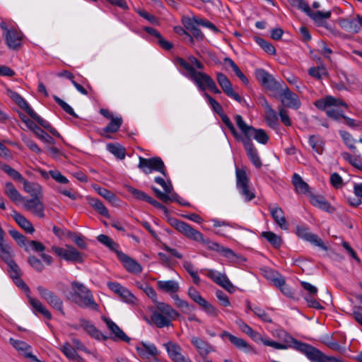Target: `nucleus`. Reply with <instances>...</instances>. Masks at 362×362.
<instances>
[{"instance_id":"nucleus-59","label":"nucleus","mask_w":362,"mask_h":362,"mask_svg":"<svg viewBox=\"0 0 362 362\" xmlns=\"http://www.w3.org/2000/svg\"><path fill=\"white\" fill-rule=\"evenodd\" d=\"M279 281L281 282V285L276 284L275 286L279 288L284 295L289 298L293 299L295 298V293L293 288L286 284L284 276L281 278Z\"/></svg>"},{"instance_id":"nucleus-16","label":"nucleus","mask_w":362,"mask_h":362,"mask_svg":"<svg viewBox=\"0 0 362 362\" xmlns=\"http://www.w3.org/2000/svg\"><path fill=\"white\" fill-rule=\"evenodd\" d=\"M339 24L347 32L358 33L362 29V16L357 14L354 17L341 19Z\"/></svg>"},{"instance_id":"nucleus-26","label":"nucleus","mask_w":362,"mask_h":362,"mask_svg":"<svg viewBox=\"0 0 362 362\" xmlns=\"http://www.w3.org/2000/svg\"><path fill=\"white\" fill-rule=\"evenodd\" d=\"M40 198V197L26 199L24 206L37 217L43 218L45 216L44 206Z\"/></svg>"},{"instance_id":"nucleus-48","label":"nucleus","mask_w":362,"mask_h":362,"mask_svg":"<svg viewBox=\"0 0 362 362\" xmlns=\"http://www.w3.org/2000/svg\"><path fill=\"white\" fill-rule=\"evenodd\" d=\"M261 236L264 238L276 249L280 248L282 245L281 237L272 231H263Z\"/></svg>"},{"instance_id":"nucleus-41","label":"nucleus","mask_w":362,"mask_h":362,"mask_svg":"<svg viewBox=\"0 0 362 362\" xmlns=\"http://www.w3.org/2000/svg\"><path fill=\"white\" fill-rule=\"evenodd\" d=\"M171 297L174 300L177 308H179L184 314L190 315L191 313L194 311V306L189 304L187 301L181 299L178 295L173 294Z\"/></svg>"},{"instance_id":"nucleus-28","label":"nucleus","mask_w":362,"mask_h":362,"mask_svg":"<svg viewBox=\"0 0 362 362\" xmlns=\"http://www.w3.org/2000/svg\"><path fill=\"white\" fill-rule=\"evenodd\" d=\"M80 326L93 338L97 340H106L107 337L104 335L97 327L89 320L85 318L80 319Z\"/></svg>"},{"instance_id":"nucleus-56","label":"nucleus","mask_w":362,"mask_h":362,"mask_svg":"<svg viewBox=\"0 0 362 362\" xmlns=\"http://www.w3.org/2000/svg\"><path fill=\"white\" fill-rule=\"evenodd\" d=\"M331 15L332 13L330 11L323 12L321 11H317L316 12H313L311 10L310 15H308V16L312 18L317 25H319L325 20L331 17Z\"/></svg>"},{"instance_id":"nucleus-11","label":"nucleus","mask_w":362,"mask_h":362,"mask_svg":"<svg viewBox=\"0 0 362 362\" xmlns=\"http://www.w3.org/2000/svg\"><path fill=\"white\" fill-rule=\"evenodd\" d=\"M295 233L298 238L308 242L311 245L317 246L324 251L328 250V247L324 243L322 240L317 235L311 233L308 226L298 225L296 228Z\"/></svg>"},{"instance_id":"nucleus-51","label":"nucleus","mask_w":362,"mask_h":362,"mask_svg":"<svg viewBox=\"0 0 362 362\" xmlns=\"http://www.w3.org/2000/svg\"><path fill=\"white\" fill-rule=\"evenodd\" d=\"M97 240L101 244L104 245L107 248H109L111 251L115 252L117 255V252H121L120 250H118L119 245L117 243H115L108 235L105 234H100L97 236Z\"/></svg>"},{"instance_id":"nucleus-3","label":"nucleus","mask_w":362,"mask_h":362,"mask_svg":"<svg viewBox=\"0 0 362 362\" xmlns=\"http://www.w3.org/2000/svg\"><path fill=\"white\" fill-rule=\"evenodd\" d=\"M71 291L66 298L82 308L98 310V305L95 301L93 295L83 284L74 281L71 283Z\"/></svg>"},{"instance_id":"nucleus-53","label":"nucleus","mask_w":362,"mask_h":362,"mask_svg":"<svg viewBox=\"0 0 362 362\" xmlns=\"http://www.w3.org/2000/svg\"><path fill=\"white\" fill-rule=\"evenodd\" d=\"M223 62L226 64H228L233 71L235 72L237 77L245 85L249 83L248 78L244 75V74L241 71L238 65L235 63V62L230 57H226L223 59Z\"/></svg>"},{"instance_id":"nucleus-5","label":"nucleus","mask_w":362,"mask_h":362,"mask_svg":"<svg viewBox=\"0 0 362 362\" xmlns=\"http://www.w3.org/2000/svg\"><path fill=\"white\" fill-rule=\"evenodd\" d=\"M237 127L243 133L240 141L242 143L254 145L252 138L261 144H267L269 138L265 130L262 129H256L254 127L247 124L240 115L234 116Z\"/></svg>"},{"instance_id":"nucleus-50","label":"nucleus","mask_w":362,"mask_h":362,"mask_svg":"<svg viewBox=\"0 0 362 362\" xmlns=\"http://www.w3.org/2000/svg\"><path fill=\"white\" fill-rule=\"evenodd\" d=\"M8 233L21 247H23L26 252H29V246H28V242L29 240H27L25 235L16 229L9 230Z\"/></svg>"},{"instance_id":"nucleus-9","label":"nucleus","mask_w":362,"mask_h":362,"mask_svg":"<svg viewBox=\"0 0 362 362\" xmlns=\"http://www.w3.org/2000/svg\"><path fill=\"white\" fill-rule=\"evenodd\" d=\"M277 337L283 341V344L290 345L289 348L303 354L305 357L313 346L310 344L297 340L291 334L284 329L277 330Z\"/></svg>"},{"instance_id":"nucleus-7","label":"nucleus","mask_w":362,"mask_h":362,"mask_svg":"<svg viewBox=\"0 0 362 362\" xmlns=\"http://www.w3.org/2000/svg\"><path fill=\"white\" fill-rule=\"evenodd\" d=\"M138 168L145 174L148 175L153 171L158 172L167 176L166 168L162 158L158 156L152 157L150 158L139 157Z\"/></svg>"},{"instance_id":"nucleus-40","label":"nucleus","mask_w":362,"mask_h":362,"mask_svg":"<svg viewBox=\"0 0 362 362\" xmlns=\"http://www.w3.org/2000/svg\"><path fill=\"white\" fill-rule=\"evenodd\" d=\"M60 350L69 361H83V358L77 354L76 349L68 342L64 343L60 348Z\"/></svg>"},{"instance_id":"nucleus-35","label":"nucleus","mask_w":362,"mask_h":362,"mask_svg":"<svg viewBox=\"0 0 362 362\" xmlns=\"http://www.w3.org/2000/svg\"><path fill=\"white\" fill-rule=\"evenodd\" d=\"M310 203L314 206L327 213H332L334 211V208L323 196L312 195L310 197Z\"/></svg>"},{"instance_id":"nucleus-42","label":"nucleus","mask_w":362,"mask_h":362,"mask_svg":"<svg viewBox=\"0 0 362 362\" xmlns=\"http://www.w3.org/2000/svg\"><path fill=\"white\" fill-rule=\"evenodd\" d=\"M24 190L30 194L32 198L42 197V188L41 186L35 182H28L27 180H24L22 182Z\"/></svg>"},{"instance_id":"nucleus-32","label":"nucleus","mask_w":362,"mask_h":362,"mask_svg":"<svg viewBox=\"0 0 362 362\" xmlns=\"http://www.w3.org/2000/svg\"><path fill=\"white\" fill-rule=\"evenodd\" d=\"M16 223L27 233L33 234L35 228L30 221L16 210H13L11 214Z\"/></svg>"},{"instance_id":"nucleus-52","label":"nucleus","mask_w":362,"mask_h":362,"mask_svg":"<svg viewBox=\"0 0 362 362\" xmlns=\"http://www.w3.org/2000/svg\"><path fill=\"white\" fill-rule=\"evenodd\" d=\"M158 287L166 293H176L179 290V284L173 280L158 281Z\"/></svg>"},{"instance_id":"nucleus-57","label":"nucleus","mask_w":362,"mask_h":362,"mask_svg":"<svg viewBox=\"0 0 362 362\" xmlns=\"http://www.w3.org/2000/svg\"><path fill=\"white\" fill-rule=\"evenodd\" d=\"M95 189L101 197L105 198L110 203L115 204L119 201V199L117 197V196L107 189L100 187Z\"/></svg>"},{"instance_id":"nucleus-23","label":"nucleus","mask_w":362,"mask_h":362,"mask_svg":"<svg viewBox=\"0 0 362 362\" xmlns=\"http://www.w3.org/2000/svg\"><path fill=\"white\" fill-rule=\"evenodd\" d=\"M102 320L105 322L107 327L111 331V332L114 334L115 339H119L123 341L129 343L131 338L129 337L115 322L105 316H102Z\"/></svg>"},{"instance_id":"nucleus-6","label":"nucleus","mask_w":362,"mask_h":362,"mask_svg":"<svg viewBox=\"0 0 362 362\" xmlns=\"http://www.w3.org/2000/svg\"><path fill=\"white\" fill-rule=\"evenodd\" d=\"M8 272L10 274V276L13 279L15 284L23 289L27 293V297L28 298L29 303L30 305L34 309V313L37 315V313L42 314L47 320H51L52 315L51 313L47 309V308L37 299L31 297L29 295L30 288L24 282V281L21 277V272L19 269V267L17 265V267H9Z\"/></svg>"},{"instance_id":"nucleus-22","label":"nucleus","mask_w":362,"mask_h":362,"mask_svg":"<svg viewBox=\"0 0 362 362\" xmlns=\"http://www.w3.org/2000/svg\"><path fill=\"white\" fill-rule=\"evenodd\" d=\"M269 210L274 222L280 227V228L284 230H288V224L283 209L278 204H274L269 206Z\"/></svg>"},{"instance_id":"nucleus-34","label":"nucleus","mask_w":362,"mask_h":362,"mask_svg":"<svg viewBox=\"0 0 362 362\" xmlns=\"http://www.w3.org/2000/svg\"><path fill=\"white\" fill-rule=\"evenodd\" d=\"M264 121L267 125L273 129L279 128L278 115L276 112L266 102Z\"/></svg>"},{"instance_id":"nucleus-31","label":"nucleus","mask_w":362,"mask_h":362,"mask_svg":"<svg viewBox=\"0 0 362 362\" xmlns=\"http://www.w3.org/2000/svg\"><path fill=\"white\" fill-rule=\"evenodd\" d=\"M9 341L16 350L23 351L25 358L30 359L32 361L40 362L32 352L28 351L31 349V346L28 343L13 338H10Z\"/></svg>"},{"instance_id":"nucleus-61","label":"nucleus","mask_w":362,"mask_h":362,"mask_svg":"<svg viewBox=\"0 0 362 362\" xmlns=\"http://www.w3.org/2000/svg\"><path fill=\"white\" fill-rule=\"evenodd\" d=\"M294 8L303 11L307 16L310 15L311 8L305 0H288Z\"/></svg>"},{"instance_id":"nucleus-36","label":"nucleus","mask_w":362,"mask_h":362,"mask_svg":"<svg viewBox=\"0 0 362 362\" xmlns=\"http://www.w3.org/2000/svg\"><path fill=\"white\" fill-rule=\"evenodd\" d=\"M247 152V155L252 163L257 168H260L262 165V161L258 154V151L254 145L243 143Z\"/></svg>"},{"instance_id":"nucleus-54","label":"nucleus","mask_w":362,"mask_h":362,"mask_svg":"<svg viewBox=\"0 0 362 362\" xmlns=\"http://www.w3.org/2000/svg\"><path fill=\"white\" fill-rule=\"evenodd\" d=\"M255 42L267 54L275 55L276 49L272 44L265 40L264 38L258 36L254 37Z\"/></svg>"},{"instance_id":"nucleus-43","label":"nucleus","mask_w":362,"mask_h":362,"mask_svg":"<svg viewBox=\"0 0 362 362\" xmlns=\"http://www.w3.org/2000/svg\"><path fill=\"white\" fill-rule=\"evenodd\" d=\"M339 134L349 148L351 149L352 152L356 155L357 157H360L361 155L358 153L357 148L354 145V143H356L357 141L353 138L352 135L349 132L344 130H339Z\"/></svg>"},{"instance_id":"nucleus-46","label":"nucleus","mask_w":362,"mask_h":362,"mask_svg":"<svg viewBox=\"0 0 362 362\" xmlns=\"http://www.w3.org/2000/svg\"><path fill=\"white\" fill-rule=\"evenodd\" d=\"M107 150L119 160L124 159L126 156V149L118 143H109L106 146Z\"/></svg>"},{"instance_id":"nucleus-29","label":"nucleus","mask_w":362,"mask_h":362,"mask_svg":"<svg viewBox=\"0 0 362 362\" xmlns=\"http://www.w3.org/2000/svg\"><path fill=\"white\" fill-rule=\"evenodd\" d=\"M0 256L9 267H17V264L13 259V252L8 243L5 240L0 243Z\"/></svg>"},{"instance_id":"nucleus-38","label":"nucleus","mask_w":362,"mask_h":362,"mask_svg":"<svg viewBox=\"0 0 362 362\" xmlns=\"http://www.w3.org/2000/svg\"><path fill=\"white\" fill-rule=\"evenodd\" d=\"M5 194L13 202L17 203L24 200L23 196L16 189L14 185L11 182H7L4 185Z\"/></svg>"},{"instance_id":"nucleus-18","label":"nucleus","mask_w":362,"mask_h":362,"mask_svg":"<svg viewBox=\"0 0 362 362\" xmlns=\"http://www.w3.org/2000/svg\"><path fill=\"white\" fill-rule=\"evenodd\" d=\"M314 105L320 110H325L327 108L331 107H344L345 108L349 107L347 103L345 101L332 95H327L323 98L317 100L314 103Z\"/></svg>"},{"instance_id":"nucleus-1","label":"nucleus","mask_w":362,"mask_h":362,"mask_svg":"<svg viewBox=\"0 0 362 362\" xmlns=\"http://www.w3.org/2000/svg\"><path fill=\"white\" fill-rule=\"evenodd\" d=\"M168 221L171 226L185 235L187 238L194 241L200 242L203 245H206L209 250L216 251L223 257L228 259H233L234 258H238V255L233 250L228 247H225L218 243L210 240L209 238H204L202 233L192 228L189 223L173 217H169L168 218Z\"/></svg>"},{"instance_id":"nucleus-62","label":"nucleus","mask_w":362,"mask_h":362,"mask_svg":"<svg viewBox=\"0 0 362 362\" xmlns=\"http://www.w3.org/2000/svg\"><path fill=\"white\" fill-rule=\"evenodd\" d=\"M308 72L310 76L317 79H321L322 76L328 75L327 69L322 65L310 67Z\"/></svg>"},{"instance_id":"nucleus-39","label":"nucleus","mask_w":362,"mask_h":362,"mask_svg":"<svg viewBox=\"0 0 362 362\" xmlns=\"http://www.w3.org/2000/svg\"><path fill=\"white\" fill-rule=\"evenodd\" d=\"M35 135L42 142L54 144V139L35 122L29 127Z\"/></svg>"},{"instance_id":"nucleus-64","label":"nucleus","mask_w":362,"mask_h":362,"mask_svg":"<svg viewBox=\"0 0 362 362\" xmlns=\"http://www.w3.org/2000/svg\"><path fill=\"white\" fill-rule=\"evenodd\" d=\"M189 298L200 307L204 303L206 300L200 295L199 292L193 286L188 289Z\"/></svg>"},{"instance_id":"nucleus-60","label":"nucleus","mask_w":362,"mask_h":362,"mask_svg":"<svg viewBox=\"0 0 362 362\" xmlns=\"http://www.w3.org/2000/svg\"><path fill=\"white\" fill-rule=\"evenodd\" d=\"M203 95L207 100L209 105L215 113H216L218 116L224 113L221 104L218 103L214 98H212L209 93L204 92Z\"/></svg>"},{"instance_id":"nucleus-20","label":"nucleus","mask_w":362,"mask_h":362,"mask_svg":"<svg viewBox=\"0 0 362 362\" xmlns=\"http://www.w3.org/2000/svg\"><path fill=\"white\" fill-rule=\"evenodd\" d=\"M306 358L310 362H345L341 358L327 356L322 351L313 346H311Z\"/></svg>"},{"instance_id":"nucleus-37","label":"nucleus","mask_w":362,"mask_h":362,"mask_svg":"<svg viewBox=\"0 0 362 362\" xmlns=\"http://www.w3.org/2000/svg\"><path fill=\"white\" fill-rule=\"evenodd\" d=\"M124 188L127 189L128 192H129L134 197L135 199L138 201H144L150 204H152V203L154 201V199H153L146 192L137 189L131 185H124Z\"/></svg>"},{"instance_id":"nucleus-55","label":"nucleus","mask_w":362,"mask_h":362,"mask_svg":"<svg viewBox=\"0 0 362 362\" xmlns=\"http://www.w3.org/2000/svg\"><path fill=\"white\" fill-rule=\"evenodd\" d=\"M1 170L11 177L14 181L19 182L21 183L24 181L25 178L16 169L11 168L7 164H3L1 166Z\"/></svg>"},{"instance_id":"nucleus-14","label":"nucleus","mask_w":362,"mask_h":362,"mask_svg":"<svg viewBox=\"0 0 362 362\" xmlns=\"http://www.w3.org/2000/svg\"><path fill=\"white\" fill-rule=\"evenodd\" d=\"M69 249H65L58 246H52L51 250L57 255L64 259L66 261L82 263L83 259L82 255L74 247H68Z\"/></svg>"},{"instance_id":"nucleus-25","label":"nucleus","mask_w":362,"mask_h":362,"mask_svg":"<svg viewBox=\"0 0 362 362\" xmlns=\"http://www.w3.org/2000/svg\"><path fill=\"white\" fill-rule=\"evenodd\" d=\"M165 347L169 357L174 362H192L189 358H185L181 354V347L178 344L168 342Z\"/></svg>"},{"instance_id":"nucleus-4","label":"nucleus","mask_w":362,"mask_h":362,"mask_svg":"<svg viewBox=\"0 0 362 362\" xmlns=\"http://www.w3.org/2000/svg\"><path fill=\"white\" fill-rule=\"evenodd\" d=\"M6 93L21 109L25 110L33 119L37 122L39 125L47 130L53 136L61 139L64 142L60 133L54 128L48 121L39 116L19 93L9 88H6Z\"/></svg>"},{"instance_id":"nucleus-45","label":"nucleus","mask_w":362,"mask_h":362,"mask_svg":"<svg viewBox=\"0 0 362 362\" xmlns=\"http://www.w3.org/2000/svg\"><path fill=\"white\" fill-rule=\"evenodd\" d=\"M151 320L153 323L159 328L169 327L172 325L170 319L158 311H155L152 313Z\"/></svg>"},{"instance_id":"nucleus-49","label":"nucleus","mask_w":362,"mask_h":362,"mask_svg":"<svg viewBox=\"0 0 362 362\" xmlns=\"http://www.w3.org/2000/svg\"><path fill=\"white\" fill-rule=\"evenodd\" d=\"M88 204L100 215L105 217H109V213L103 203L98 199L94 197H88Z\"/></svg>"},{"instance_id":"nucleus-12","label":"nucleus","mask_w":362,"mask_h":362,"mask_svg":"<svg viewBox=\"0 0 362 362\" xmlns=\"http://www.w3.org/2000/svg\"><path fill=\"white\" fill-rule=\"evenodd\" d=\"M37 291L41 298H42L52 308L60 312L62 315H65L63 301L57 295L42 286H38L37 287Z\"/></svg>"},{"instance_id":"nucleus-19","label":"nucleus","mask_w":362,"mask_h":362,"mask_svg":"<svg viewBox=\"0 0 362 362\" xmlns=\"http://www.w3.org/2000/svg\"><path fill=\"white\" fill-rule=\"evenodd\" d=\"M117 259L121 262L125 269L132 274H139L142 272L141 264L123 252H117Z\"/></svg>"},{"instance_id":"nucleus-33","label":"nucleus","mask_w":362,"mask_h":362,"mask_svg":"<svg viewBox=\"0 0 362 362\" xmlns=\"http://www.w3.org/2000/svg\"><path fill=\"white\" fill-rule=\"evenodd\" d=\"M136 351L139 356L142 358H149L151 356H156L159 354V351L153 344H147L141 342V346H136Z\"/></svg>"},{"instance_id":"nucleus-17","label":"nucleus","mask_w":362,"mask_h":362,"mask_svg":"<svg viewBox=\"0 0 362 362\" xmlns=\"http://www.w3.org/2000/svg\"><path fill=\"white\" fill-rule=\"evenodd\" d=\"M255 76L263 87L271 90L276 89L278 82L265 69H257L255 71Z\"/></svg>"},{"instance_id":"nucleus-2","label":"nucleus","mask_w":362,"mask_h":362,"mask_svg":"<svg viewBox=\"0 0 362 362\" xmlns=\"http://www.w3.org/2000/svg\"><path fill=\"white\" fill-rule=\"evenodd\" d=\"M175 64L179 65L186 71V73L182 72L181 74L189 78L197 86L200 91H204L209 89L214 94H220L221 90L217 87L214 79L207 74L199 71L190 65L188 62L180 57L175 58Z\"/></svg>"},{"instance_id":"nucleus-47","label":"nucleus","mask_w":362,"mask_h":362,"mask_svg":"<svg viewBox=\"0 0 362 362\" xmlns=\"http://www.w3.org/2000/svg\"><path fill=\"white\" fill-rule=\"evenodd\" d=\"M263 276L268 281H271L273 285L275 286L276 284L281 285V278H283L284 276L280 274L279 272L273 270L270 268H265L262 270Z\"/></svg>"},{"instance_id":"nucleus-8","label":"nucleus","mask_w":362,"mask_h":362,"mask_svg":"<svg viewBox=\"0 0 362 362\" xmlns=\"http://www.w3.org/2000/svg\"><path fill=\"white\" fill-rule=\"evenodd\" d=\"M0 28L8 47L13 50L18 49L23 45V34L14 28H8L5 22L0 23Z\"/></svg>"},{"instance_id":"nucleus-15","label":"nucleus","mask_w":362,"mask_h":362,"mask_svg":"<svg viewBox=\"0 0 362 362\" xmlns=\"http://www.w3.org/2000/svg\"><path fill=\"white\" fill-rule=\"evenodd\" d=\"M279 98L282 105L286 107L298 110L301 105L298 96L287 86L279 94Z\"/></svg>"},{"instance_id":"nucleus-27","label":"nucleus","mask_w":362,"mask_h":362,"mask_svg":"<svg viewBox=\"0 0 362 362\" xmlns=\"http://www.w3.org/2000/svg\"><path fill=\"white\" fill-rule=\"evenodd\" d=\"M220 337L223 339L228 338V339L239 350L243 351L245 353H249L252 350L251 346L244 339L237 337L228 331H223Z\"/></svg>"},{"instance_id":"nucleus-63","label":"nucleus","mask_w":362,"mask_h":362,"mask_svg":"<svg viewBox=\"0 0 362 362\" xmlns=\"http://www.w3.org/2000/svg\"><path fill=\"white\" fill-rule=\"evenodd\" d=\"M54 100L56 103L59 105L64 111H65L69 115H71L74 118H78V115L74 112V109L65 101L61 99L57 95L53 96Z\"/></svg>"},{"instance_id":"nucleus-10","label":"nucleus","mask_w":362,"mask_h":362,"mask_svg":"<svg viewBox=\"0 0 362 362\" xmlns=\"http://www.w3.org/2000/svg\"><path fill=\"white\" fill-rule=\"evenodd\" d=\"M236 187L245 201L250 202L255 197V194L250 189V179L244 170L236 169Z\"/></svg>"},{"instance_id":"nucleus-30","label":"nucleus","mask_w":362,"mask_h":362,"mask_svg":"<svg viewBox=\"0 0 362 362\" xmlns=\"http://www.w3.org/2000/svg\"><path fill=\"white\" fill-rule=\"evenodd\" d=\"M190 341L202 357H206L209 353L215 351L212 345L199 337H192Z\"/></svg>"},{"instance_id":"nucleus-24","label":"nucleus","mask_w":362,"mask_h":362,"mask_svg":"<svg viewBox=\"0 0 362 362\" xmlns=\"http://www.w3.org/2000/svg\"><path fill=\"white\" fill-rule=\"evenodd\" d=\"M122 122L123 119L121 116L112 117L108 124L100 131V135L106 139H112V136L109 134L117 132L121 127Z\"/></svg>"},{"instance_id":"nucleus-13","label":"nucleus","mask_w":362,"mask_h":362,"mask_svg":"<svg viewBox=\"0 0 362 362\" xmlns=\"http://www.w3.org/2000/svg\"><path fill=\"white\" fill-rule=\"evenodd\" d=\"M216 80L227 96L233 98L241 105H247L246 100L233 90L231 82L224 74L221 72L216 73Z\"/></svg>"},{"instance_id":"nucleus-21","label":"nucleus","mask_w":362,"mask_h":362,"mask_svg":"<svg viewBox=\"0 0 362 362\" xmlns=\"http://www.w3.org/2000/svg\"><path fill=\"white\" fill-rule=\"evenodd\" d=\"M107 286L110 290L122 298L124 302L128 303H134L135 300L134 296L119 283L108 281Z\"/></svg>"},{"instance_id":"nucleus-44","label":"nucleus","mask_w":362,"mask_h":362,"mask_svg":"<svg viewBox=\"0 0 362 362\" xmlns=\"http://www.w3.org/2000/svg\"><path fill=\"white\" fill-rule=\"evenodd\" d=\"M308 144L312 149L317 154L321 155L323 153L325 142L323 139L319 136L311 135L308 139Z\"/></svg>"},{"instance_id":"nucleus-58","label":"nucleus","mask_w":362,"mask_h":362,"mask_svg":"<svg viewBox=\"0 0 362 362\" xmlns=\"http://www.w3.org/2000/svg\"><path fill=\"white\" fill-rule=\"evenodd\" d=\"M223 122V123L228 127L230 130V133L233 134L234 138L239 141L241 134L238 132L236 129L235 128L233 122L230 121V118L225 114L223 113L219 116Z\"/></svg>"}]
</instances>
